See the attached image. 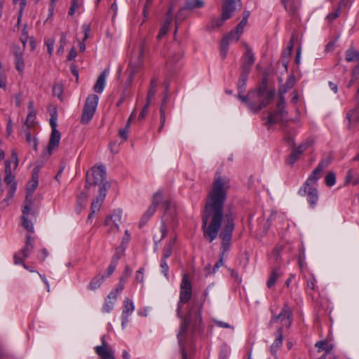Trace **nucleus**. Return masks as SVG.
Listing matches in <instances>:
<instances>
[{
    "label": "nucleus",
    "instance_id": "nucleus-1",
    "mask_svg": "<svg viewBox=\"0 0 359 359\" xmlns=\"http://www.w3.org/2000/svg\"><path fill=\"white\" fill-rule=\"evenodd\" d=\"M230 187L229 179L217 172L201 212L203 237L209 243H212L217 237L221 230L219 235L222 240L219 255L223 254L224 257L230 250L235 229V217L233 213L224 212Z\"/></svg>",
    "mask_w": 359,
    "mask_h": 359
},
{
    "label": "nucleus",
    "instance_id": "nucleus-2",
    "mask_svg": "<svg viewBox=\"0 0 359 359\" xmlns=\"http://www.w3.org/2000/svg\"><path fill=\"white\" fill-rule=\"evenodd\" d=\"M192 296V285L188 274H184L180 284V299L177 304V315L182 319L180 330L177 334L178 343L182 359H187V353L185 349L184 340L189 327L191 329L193 335L200 334L203 329L201 318L202 302H198L194 298L189 305L188 313L183 316L182 313V306L188 303Z\"/></svg>",
    "mask_w": 359,
    "mask_h": 359
},
{
    "label": "nucleus",
    "instance_id": "nucleus-3",
    "mask_svg": "<svg viewBox=\"0 0 359 359\" xmlns=\"http://www.w3.org/2000/svg\"><path fill=\"white\" fill-rule=\"evenodd\" d=\"M332 161V158L330 155H328L320 160L317 167L311 172L307 180L299 188L298 191L299 195L302 196H306V189L309 187H313V185L317 182V181L321 177L323 170L327 168Z\"/></svg>",
    "mask_w": 359,
    "mask_h": 359
},
{
    "label": "nucleus",
    "instance_id": "nucleus-4",
    "mask_svg": "<svg viewBox=\"0 0 359 359\" xmlns=\"http://www.w3.org/2000/svg\"><path fill=\"white\" fill-rule=\"evenodd\" d=\"M86 183L90 186H98L99 189L107 186L106 191L110 188V183L107 180L105 167L102 165L94 166L86 174Z\"/></svg>",
    "mask_w": 359,
    "mask_h": 359
},
{
    "label": "nucleus",
    "instance_id": "nucleus-5",
    "mask_svg": "<svg viewBox=\"0 0 359 359\" xmlns=\"http://www.w3.org/2000/svg\"><path fill=\"white\" fill-rule=\"evenodd\" d=\"M286 89H280L279 92V100L276 104L277 110L275 111H270L268 116V120L266 122V125L271 126L272 124L278 123L283 121V119L287 116V112L285 109V102L284 98V94L286 93Z\"/></svg>",
    "mask_w": 359,
    "mask_h": 359
},
{
    "label": "nucleus",
    "instance_id": "nucleus-6",
    "mask_svg": "<svg viewBox=\"0 0 359 359\" xmlns=\"http://www.w3.org/2000/svg\"><path fill=\"white\" fill-rule=\"evenodd\" d=\"M99 97L97 95L90 94L86 100L83 109L81 123L88 124L93 118L98 104Z\"/></svg>",
    "mask_w": 359,
    "mask_h": 359
},
{
    "label": "nucleus",
    "instance_id": "nucleus-7",
    "mask_svg": "<svg viewBox=\"0 0 359 359\" xmlns=\"http://www.w3.org/2000/svg\"><path fill=\"white\" fill-rule=\"evenodd\" d=\"M57 110L55 108H54L53 111L50 114V118L49 121L52 130L47 149L50 154L56 147H58L61 139V134L57 130Z\"/></svg>",
    "mask_w": 359,
    "mask_h": 359
},
{
    "label": "nucleus",
    "instance_id": "nucleus-8",
    "mask_svg": "<svg viewBox=\"0 0 359 359\" xmlns=\"http://www.w3.org/2000/svg\"><path fill=\"white\" fill-rule=\"evenodd\" d=\"M280 320L283 323V327L285 326L286 328H290L292 324V310L289 305L285 303L279 314H274L270 320V324L277 323Z\"/></svg>",
    "mask_w": 359,
    "mask_h": 359
},
{
    "label": "nucleus",
    "instance_id": "nucleus-9",
    "mask_svg": "<svg viewBox=\"0 0 359 359\" xmlns=\"http://www.w3.org/2000/svg\"><path fill=\"white\" fill-rule=\"evenodd\" d=\"M275 93V90L271 89L263 96L262 98H255V102L248 103L249 109L254 113L259 111L263 108L268 106L273 100Z\"/></svg>",
    "mask_w": 359,
    "mask_h": 359
},
{
    "label": "nucleus",
    "instance_id": "nucleus-10",
    "mask_svg": "<svg viewBox=\"0 0 359 359\" xmlns=\"http://www.w3.org/2000/svg\"><path fill=\"white\" fill-rule=\"evenodd\" d=\"M32 202L29 201V204H24L22 208V226L30 233L34 232V229L32 223V219L36 217L35 212L31 209Z\"/></svg>",
    "mask_w": 359,
    "mask_h": 359
},
{
    "label": "nucleus",
    "instance_id": "nucleus-11",
    "mask_svg": "<svg viewBox=\"0 0 359 359\" xmlns=\"http://www.w3.org/2000/svg\"><path fill=\"white\" fill-rule=\"evenodd\" d=\"M240 36L241 34H238L235 29H233L223 37L219 47L220 55L223 60L225 59L227 55L230 41H234L237 42L239 40Z\"/></svg>",
    "mask_w": 359,
    "mask_h": 359
},
{
    "label": "nucleus",
    "instance_id": "nucleus-12",
    "mask_svg": "<svg viewBox=\"0 0 359 359\" xmlns=\"http://www.w3.org/2000/svg\"><path fill=\"white\" fill-rule=\"evenodd\" d=\"M160 196V193H156L152 199V203L151 205L148 208L147 211L144 212V214L142 215L140 221V227H142L144 226L148 220L154 215V214L156 211V207L158 204V202L157 201V197Z\"/></svg>",
    "mask_w": 359,
    "mask_h": 359
},
{
    "label": "nucleus",
    "instance_id": "nucleus-13",
    "mask_svg": "<svg viewBox=\"0 0 359 359\" xmlns=\"http://www.w3.org/2000/svg\"><path fill=\"white\" fill-rule=\"evenodd\" d=\"M34 242L35 238L29 234H27L24 247L20 250H19L16 254H18L19 257L22 255L21 258H22L23 259H26L29 257V255L34 250Z\"/></svg>",
    "mask_w": 359,
    "mask_h": 359
},
{
    "label": "nucleus",
    "instance_id": "nucleus-14",
    "mask_svg": "<svg viewBox=\"0 0 359 359\" xmlns=\"http://www.w3.org/2000/svg\"><path fill=\"white\" fill-rule=\"evenodd\" d=\"M245 52L244 55L242 57V65L241 69H246L247 71H250L251 68L255 62V55L252 48L248 45H245Z\"/></svg>",
    "mask_w": 359,
    "mask_h": 359
},
{
    "label": "nucleus",
    "instance_id": "nucleus-15",
    "mask_svg": "<svg viewBox=\"0 0 359 359\" xmlns=\"http://www.w3.org/2000/svg\"><path fill=\"white\" fill-rule=\"evenodd\" d=\"M283 341V326H280L276 333H275V339L273 343L270 346V352L276 358L277 356V352L282 346Z\"/></svg>",
    "mask_w": 359,
    "mask_h": 359
},
{
    "label": "nucleus",
    "instance_id": "nucleus-16",
    "mask_svg": "<svg viewBox=\"0 0 359 359\" xmlns=\"http://www.w3.org/2000/svg\"><path fill=\"white\" fill-rule=\"evenodd\" d=\"M121 211L119 210H114L113 214L107 217L104 220L105 226H111V231H118V224L121 223Z\"/></svg>",
    "mask_w": 359,
    "mask_h": 359
},
{
    "label": "nucleus",
    "instance_id": "nucleus-17",
    "mask_svg": "<svg viewBox=\"0 0 359 359\" xmlns=\"http://www.w3.org/2000/svg\"><path fill=\"white\" fill-rule=\"evenodd\" d=\"M135 306L133 302L128 298L123 301V307L121 315L122 327H124L128 322L129 316L133 312Z\"/></svg>",
    "mask_w": 359,
    "mask_h": 359
},
{
    "label": "nucleus",
    "instance_id": "nucleus-18",
    "mask_svg": "<svg viewBox=\"0 0 359 359\" xmlns=\"http://www.w3.org/2000/svg\"><path fill=\"white\" fill-rule=\"evenodd\" d=\"M108 185L107 184V186L105 185V187L104 186L102 188H100L98 190V195L93 201L90 206V210H93V214H95L99 211L100 206L107 195V191H106V187Z\"/></svg>",
    "mask_w": 359,
    "mask_h": 359
},
{
    "label": "nucleus",
    "instance_id": "nucleus-19",
    "mask_svg": "<svg viewBox=\"0 0 359 359\" xmlns=\"http://www.w3.org/2000/svg\"><path fill=\"white\" fill-rule=\"evenodd\" d=\"M346 118L348 121V129H351L359 123V102L354 109L346 113Z\"/></svg>",
    "mask_w": 359,
    "mask_h": 359
},
{
    "label": "nucleus",
    "instance_id": "nucleus-20",
    "mask_svg": "<svg viewBox=\"0 0 359 359\" xmlns=\"http://www.w3.org/2000/svg\"><path fill=\"white\" fill-rule=\"evenodd\" d=\"M236 0H223L222 6V15L224 19H229L231 18L233 12L236 10Z\"/></svg>",
    "mask_w": 359,
    "mask_h": 359
},
{
    "label": "nucleus",
    "instance_id": "nucleus-21",
    "mask_svg": "<svg viewBox=\"0 0 359 359\" xmlns=\"http://www.w3.org/2000/svg\"><path fill=\"white\" fill-rule=\"evenodd\" d=\"M102 345L95 347V352L99 355L100 359H113V353L107 346V343L104 339V336L101 339Z\"/></svg>",
    "mask_w": 359,
    "mask_h": 359
},
{
    "label": "nucleus",
    "instance_id": "nucleus-22",
    "mask_svg": "<svg viewBox=\"0 0 359 359\" xmlns=\"http://www.w3.org/2000/svg\"><path fill=\"white\" fill-rule=\"evenodd\" d=\"M307 201L310 205V207L314 208L318 201V191L314 187H309L306 189Z\"/></svg>",
    "mask_w": 359,
    "mask_h": 359
},
{
    "label": "nucleus",
    "instance_id": "nucleus-23",
    "mask_svg": "<svg viewBox=\"0 0 359 359\" xmlns=\"http://www.w3.org/2000/svg\"><path fill=\"white\" fill-rule=\"evenodd\" d=\"M38 179L36 176L32 177L31 180L27 185V195L25 201V204H29V201L32 202V197L34 191L38 186Z\"/></svg>",
    "mask_w": 359,
    "mask_h": 359
},
{
    "label": "nucleus",
    "instance_id": "nucleus-24",
    "mask_svg": "<svg viewBox=\"0 0 359 359\" xmlns=\"http://www.w3.org/2000/svg\"><path fill=\"white\" fill-rule=\"evenodd\" d=\"M29 114L27 116L25 124L28 128L34 126V121L36 120V111L34 110V106L33 101H30L28 104Z\"/></svg>",
    "mask_w": 359,
    "mask_h": 359
},
{
    "label": "nucleus",
    "instance_id": "nucleus-25",
    "mask_svg": "<svg viewBox=\"0 0 359 359\" xmlns=\"http://www.w3.org/2000/svg\"><path fill=\"white\" fill-rule=\"evenodd\" d=\"M4 182L8 186V188L10 187V186L13 184L17 185L16 182H15V176L13 175L11 172V162L9 161H5Z\"/></svg>",
    "mask_w": 359,
    "mask_h": 359
},
{
    "label": "nucleus",
    "instance_id": "nucleus-26",
    "mask_svg": "<svg viewBox=\"0 0 359 359\" xmlns=\"http://www.w3.org/2000/svg\"><path fill=\"white\" fill-rule=\"evenodd\" d=\"M171 21H172L171 8H170L169 11H168L167 17L164 21V23H163V26L161 27V29L159 30V33L157 36V39L158 40L161 39L167 34V32L169 29Z\"/></svg>",
    "mask_w": 359,
    "mask_h": 359
},
{
    "label": "nucleus",
    "instance_id": "nucleus-27",
    "mask_svg": "<svg viewBox=\"0 0 359 359\" xmlns=\"http://www.w3.org/2000/svg\"><path fill=\"white\" fill-rule=\"evenodd\" d=\"M116 294L114 292H110L105 299L104 304L103 305V311L109 313L110 312L113 308L114 305L116 301Z\"/></svg>",
    "mask_w": 359,
    "mask_h": 359
},
{
    "label": "nucleus",
    "instance_id": "nucleus-28",
    "mask_svg": "<svg viewBox=\"0 0 359 359\" xmlns=\"http://www.w3.org/2000/svg\"><path fill=\"white\" fill-rule=\"evenodd\" d=\"M107 71L105 69L98 76L96 83L94 86V90L95 92L97 93H101L104 88L105 86V80L107 76Z\"/></svg>",
    "mask_w": 359,
    "mask_h": 359
},
{
    "label": "nucleus",
    "instance_id": "nucleus-29",
    "mask_svg": "<svg viewBox=\"0 0 359 359\" xmlns=\"http://www.w3.org/2000/svg\"><path fill=\"white\" fill-rule=\"evenodd\" d=\"M176 243V237L172 238L168 243L164 246L162 250V259H167L172 253L173 247Z\"/></svg>",
    "mask_w": 359,
    "mask_h": 359
},
{
    "label": "nucleus",
    "instance_id": "nucleus-30",
    "mask_svg": "<svg viewBox=\"0 0 359 359\" xmlns=\"http://www.w3.org/2000/svg\"><path fill=\"white\" fill-rule=\"evenodd\" d=\"M16 189L17 186L15 184H13L8 188L7 196L1 203V208H5L6 206L9 205L15 195Z\"/></svg>",
    "mask_w": 359,
    "mask_h": 359
},
{
    "label": "nucleus",
    "instance_id": "nucleus-31",
    "mask_svg": "<svg viewBox=\"0 0 359 359\" xmlns=\"http://www.w3.org/2000/svg\"><path fill=\"white\" fill-rule=\"evenodd\" d=\"M293 46H294V40H293V39H291L289 41V43L287 46V47L282 52L283 62V65H284L285 69H287V67L288 59H289V57L291 55V53L292 51Z\"/></svg>",
    "mask_w": 359,
    "mask_h": 359
},
{
    "label": "nucleus",
    "instance_id": "nucleus-32",
    "mask_svg": "<svg viewBox=\"0 0 359 359\" xmlns=\"http://www.w3.org/2000/svg\"><path fill=\"white\" fill-rule=\"evenodd\" d=\"M283 273L280 270V268H276L274 269L270 276H269V278L267 280V283H266V285L269 288H271L272 287H273L276 283V280H278V278L279 277H280L282 276Z\"/></svg>",
    "mask_w": 359,
    "mask_h": 359
},
{
    "label": "nucleus",
    "instance_id": "nucleus-33",
    "mask_svg": "<svg viewBox=\"0 0 359 359\" xmlns=\"http://www.w3.org/2000/svg\"><path fill=\"white\" fill-rule=\"evenodd\" d=\"M268 82L266 79H264L257 90H251L255 93V98H262L263 96L269 91Z\"/></svg>",
    "mask_w": 359,
    "mask_h": 359
},
{
    "label": "nucleus",
    "instance_id": "nucleus-34",
    "mask_svg": "<svg viewBox=\"0 0 359 359\" xmlns=\"http://www.w3.org/2000/svg\"><path fill=\"white\" fill-rule=\"evenodd\" d=\"M345 60L348 62H355L359 60V52L353 47H350L346 50Z\"/></svg>",
    "mask_w": 359,
    "mask_h": 359
},
{
    "label": "nucleus",
    "instance_id": "nucleus-35",
    "mask_svg": "<svg viewBox=\"0 0 359 359\" xmlns=\"http://www.w3.org/2000/svg\"><path fill=\"white\" fill-rule=\"evenodd\" d=\"M316 279L313 275H311L306 278V292L309 294H313V292L317 289Z\"/></svg>",
    "mask_w": 359,
    "mask_h": 359
},
{
    "label": "nucleus",
    "instance_id": "nucleus-36",
    "mask_svg": "<svg viewBox=\"0 0 359 359\" xmlns=\"http://www.w3.org/2000/svg\"><path fill=\"white\" fill-rule=\"evenodd\" d=\"M104 279L105 278H104V275H102V276L98 275V276H95L90 282V283L88 285V288L91 290H95L97 289L101 285V284L103 283Z\"/></svg>",
    "mask_w": 359,
    "mask_h": 359
},
{
    "label": "nucleus",
    "instance_id": "nucleus-37",
    "mask_svg": "<svg viewBox=\"0 0 359 359\" xmlns=\"http://www.w3.org/2000/svg\"><path fill=\"white\" fill-rule=\"evenodd\" d=\"M243 92L239 91L238 94L237 95V97L243 102H244L248 107V103H250L251 102H255V93H252V91H249L248 95L244 96L242 95Z\"/></svg>",
    "mask_w": 359,
    "mask_h": 359
},
{
    "label": "nucleus",
    "instance_id": "nucleus-38",
    "mask_svg": "<svg viewBox=\"0 0 359 359\" xmlns=\"http://www.w3.org/2000/svg\"><path fill=\"white\" fill-rule=\"evenodd\" d=\"M157 81L156 79H152L150 81L149 88L148 90L147 100L151 102L156 93Z\"/></svg>",
    "mask_w": 359,
    "mask_h": 359
},
{
    "label": "nucleus",
    "instance_id": "nucleus-39",
    "mask_svg": "<svg viewBox=\"0 0 359 359\" xmlns=\"http://www.w3.org/2000/svg\"><path fill=\"white\" fill-rule=\"evenodd\" d=\"M227 20L228 19H224L223 15H222L221 18H212L210 20L208 27L210 29L219 28L222 27L224 22Z\"/></svg>",
    "mask_w": 359,
    "mask_h": 359
},
{
    "label": "nucleus",
    "instance_id": "nucleus-40",
    "mask_svg": "<svg viewBox=\"0 0 359 359\" xmlns=\"http://www.w3.org/2000/svg\"><path fill=\"white\" fill-rule=\"evenodd\" d=\"M15 59V67L16 70L20 74H22L24 72V69L25 67V62H24V57L22 56H18L14 57Z\"/></svg>",
    "mask_w": 359,
    "mask_h": 359
},
{
    "label": "nucleus",
    "instance_id": "nucleus-41",
    "mask_svg": "<svg viewBox=\"0 0 359 359\" xmlns=\"http://www.w3.org/2000/svg\"><path fill=\"white\" fill-rule=\"evenodd\" d=\"M316 346L318 348V352L325 351V353H331L332 346L329 345L328 343L325 341H317Z\"/></svg>",
    "mask_w": 359,
    "mask_h": 359
},
{
    "label": "nucleus",
    "instance_id": "nucleus-42",
    "mask_svg": "<svg viewBox=\"0 0 359 359\" xmlns=\"http://www.w3.org/2000/svg\"><path fill=\"white\" fill-rule=\"evenodd\" d=\"M13 259H14V264H21L27 271H29L30 272H35V271L34 270L33 267H32V266L27 265V264H25V262H24L25 259L21 258V257H19L18 254H15L14 255Z\"/></svg>",
    "mask_w": 359,
    "mask_h": 359
},
{
    "label": "nucleus",
    "instance_id": "nucleus-43",
    "mask_svg": "<svg viewBox=\"0 0 359 359\" xmlns=\"http://www.w3.org/2000/svg\"><path fill=\"white\" fill-rule=\"evenodd\" d=\"M325 183L326 186L331 187L336 183V175L334 172L330 171L325 177Z\"/></svg>",
    "mask_w": 359,
    "mask_h": 359
},
{
    "label": "nucleus",
    "instance_id": "nucleus-44",
    "mask_svg": "<svg viewBox=\"0 0 359 359\" xmlns=\"http://www.w3.org/2000/svg\"><path fill=\"white\" fill-rule=\"evenodd\" d=\"M26 142L35 151L37 149V140L35 137H32L29 131H26Z\"/></svg>",
    "mask_w": 359,
    "mask_h": 359
},
{
    "label": "nucleus",
    "instance_id": "nucleus-45",
    "mask_svg": "<svg viewBox=\"0 0 359 359\" xmlns=\"http://www.w3.org/2000/svg\"><path fill=\"white\" fill-rule=\"evenodd\" d=\"M299 157L300 155L292 149L290 154L286 158L285 162L287 165L292 166L294 163L299 158Z\"/></svg>",
    "mask_w": 359,
    "mask_h": 359
},
{
    "label": "nucleus",
    "instance_id": "nucleus-46",
    "mask_svg": "<svg viewBox=\"0 0 359 359\" xmlns=\"http://www.w3.org/2000/svg\"><path fill=\"white\" fill-rule=\"evenodd\" d=\"M145 50V46L144 42H141L138 46V53L136 58L135 59V62L137 63V65H140L142 62V59L143 57L144 52Z\"/></svg>",
    "mask_w": 359,
    "mask_h": 359
},
{
    "label": "nucleus",
    "instance_id": "nucleus-47",
    "mask_svg": "<svg viewBox=\"0 0 359 359\" xmlns=\"http://www.w3.org/2000/svg\"><path fill=\"white\" fill-rule=\"evenodd\" d=\"M67 43V35L65 33L62 32L60 40V46L57 48V54H62L64 52V48Z\"/></svg>",
    "mask_w": 359,
    "mask_h": 359
},
{
    "label": "nucleus",
    "instance_id": "nucleus-48",
    "mask_svg": "<svg viewBox=\"0 0 359 359\" xmlns=\"http://www.w3.org/2000/svg\"><path fill=\"white\" fill-rule=\"evenodd\" d=\"M125 248L122 246H119L116 249L115 253L112 257L111 260L116 259V262L118 263L119 259L124 255Z\"/></svg>",
    "mask_w": 359,
    "mask_h": 359
},
{
    "label": "nucleus",
    "instance_id": "nucleus-49",
    "mask_svg": "<svg viewBox=\"0 0 359 359\" xmlns=\"http://www.w3.org/2000/svg\"><path fill=\"white\" fill-rule=\"evenodd\" d=\"M160 230L161 232V236L158 241H156V237H154V239L155 242H161L163 239H164L166 237V236L168 234V230L167 226H166L165 223L164 222V221H163V220L161 222Z\"/></svg>",
    "mask_w": 359,
    "mask_h": 359
},
{
    "label": "nucleus",
    "instance_id": "nucleus-50",
    "mask_svg": "<svg viewBox=\"0 0 359 359\" xmlns=\"http://www.w3.org/2000/svg\"><path fill=\"white\" fill-rule=\"evenodd\" d=\"M63 93V87L62 84H55L53 88V95L60 98Z\"/></svg>",
    "mask_w": 359,
    "mask_h": 359
},
{
    "label": "nucleus",
    "instance_id": "nucleus-51",
    "mask_svg": "<svg viewBox=\"0 0 359 359\" xmlns=\"http://www.w3.org/2000/svg\"><path fill=\"white\" fill-rule=\"evenodd\" d=\"M203 6V3L201 0H194V2L187 1L186 2L185 8L191 9L194 8H201Z\"/></svg>",
    "mask_w": 359,
    "mask_h": 359
},
{
    "label": "nucleus",
    "instance_id": "nucleus-52",
    "mask_svg": "<svg viewBox=\"0 0 359 359\" xmlns=\"http://www.w3.org/2000/svg\"><path fill=\"white\" fill-rule=\"evenodd\" d=\"M184 9H186V8H184L181 9L176 15L175 34H176L179 24L181 23L185 18L183 15V12L184 11Z\"/></svg>",
    "mask_w": 359,
    "mask_h": 359
},
{
    "label": "nucleus",
    "instance_id": "nucleus-53",
    "mask_svg": "<svg viewBox=\"0 0 359 359\" xmlns=\"http://www.w3.org/2000/svg\"><path fill=\"white\" fill-rule=\"evenodd\" d=\"M118 263L116 262V259L111 260L109 267L107 269V272L104 276V278L109 277L115 271Z\"/></svg>",
    "mask_w": 359,
    "mask_h": 359
},
{
    "label": "nucleus",
    "instance_id": "nucleus-54",
    "mask_svg": "<svg viewBox=\"0 0 359 359\" xmlns=\"http://www.w3.org/2000/svg\"><path fill=\"white\" fill-rule=\"evenodd\" d=\"M281 3L284 5L285 9L290 13L293 14L296 12L297 8L294 3H289V0Z\"/></svg>",
    "mask_w": 359,
    "mask_h": 359
},
{
    "label": "nucleus",
    "instance_id": "nucleus-55",
    "mask_svg": "<svg viewBox=\"0 0 359 359\" xmlns=\"http://www.w3.org/2000/svg\"><path fill=\"white\" fill-rule=\"evenodd\" d=\"M151 104V102H149L147 100L146 101V103L144 104V106L143 107L141 112L140 113L139 116H138V119L140 121L142 120L144 118V117L146 116L147 112H148V110H149V107Z\"/></svg>",
    "mask_w": 359,
    "mask_h": 359
},
{
    "label": "nucleus",
    "instance_id": "nucleus-56",
    "mask_svg": "<svg viewBox=\"0 0 359 359\" xmlns=\"http://www.w3.org/2000/svg\"><path fill=\"white\" fill-rule=\"evenodd\" d=\"M246 24H247L246 17H243V19L237 25V26L236 27V28L234 29L237 32V33H238V34L241 35L242 33L243 32V29H244V27L246 25Z\"/></svg>",
    "mask_w": 359,
    "mask_h": 359
},
{
    "label": "nucleus",
    "instance_id": "nucleus-57",
    "mask_svg": "<svg viewBox=\"0 0 359 359\" xmlns=\"http://www.w3.org/2000/svg\"><path fill=\"white\" fill-rule=\"evenodd\" d=\"M32 37H29L28 36V32L26 30V25H25L22 31V34L20 36V41H21L24 48H25L27 42H28V41Z\"/></svg>",
    "mask_w": 359,
    "mask_h": 359
},
{
    "label": "nucleus",
    "instance_id": "nucleus-58",
    "mask_svg": "<svg viewBox=\"0 0 359 359\" xmlns=\"http://www.w3.org/2000/svg\"><path fill=\"white\" fill-rule=\"evenodd\" d=\"M144 268H140L135 273V280L138 283H143L144 282Z\"/></svg>",
    "mask_w": 359,
    "mask_h": 359
},
{
    "label": "nucleus",
    "instance_id": "nucleus-59",
    "mask_svg": "<svg viewBox=\"0 0 359 359\" xmlns=\"http://www.w3.org/2000/svg\"><path fill=\"white\" fill-rule=\"evenodd\" d=\"M161 268L162 270V273L163 275L168 278V271H169V266L167 264L165 259H162L161 260Z\"/></svg>",
    "mask_w": 359,
    "mask_h": 359
},
{
    "label": "nucleus",
    "instance_id": "nucleus-60",
    "mask_svg": "<svg viewBox=\"0 0 359 359\" xmlns=\"http://www.w3.org/2000/svg\"><path fill=\"white\" fill-rule=\"evenodd\" d=\"M45 43L47 46L48 52L50 55H52L53 48H54V44H55V39H48L45 40Z\"/></svg>",
    "mask_w": 359,
    "mask_h": 359
},
{
    "label": "nucleus",
    "instance_id": "nucleus-61",
    "mask_svg": "<svg viewBox=\"0 0 359 359\" xmlns=\"http://www.w3.org/2000/svg\"><path fill=\"white\" fill-rule=\"evenodd\" d=\"M37 259L43 262L45 259L48 256V252L46 248H43L37 252Z\"/></svg>",
    "mask_w": 359,
    "mask_h": 359
},
{
    "label": "nucleus",
    "instance_id": "nucleus-62",
    "mask_svg": "<svg viewBox=\"0 0 359 359\" xmlns=\"http://www.w3.org/2000/svg\"><path fill=\"white\" fill-rule=\"evenodd\" d=\"M83 32L84 34L83 40H87L89 38V35L91 31L90 25L89 24H83L81 27Z\"/></svg>",
    "mask_w": 359,
    "mask_h": 359
},
{
    "label": "nucleus",
    "instance_id": "nucleus-63",
    "mask_svg": "<svg viewBox=\"0 0 359 359\" xmlns=\"http://www.w3.org/2000/svg\"><path fill=\"white\" fill-rule=\"evenodd\" d=\"M128 127L126 126L123 129H120L118 131V135L122 139V142H125L128 139Z\"/></svg>",
    "mask_w": 359,
    "mask_h": 359
},
{
    "label": "nucleus",
    "instance_id": "nucleus-64",
    "mask_svg": "<svg viewBox=\"0 0 359 359\" xmlns=\"http://www.w3.org/2000/svg\"><path fill=\"white\" fill-rule=\"evenodd\" d=\"M87 194L82 192L77 198V203L81 206H84L86 204Z\"/></svg>",
    "mask_w": 359,
    "mask_h": 359
}]
</instances>
